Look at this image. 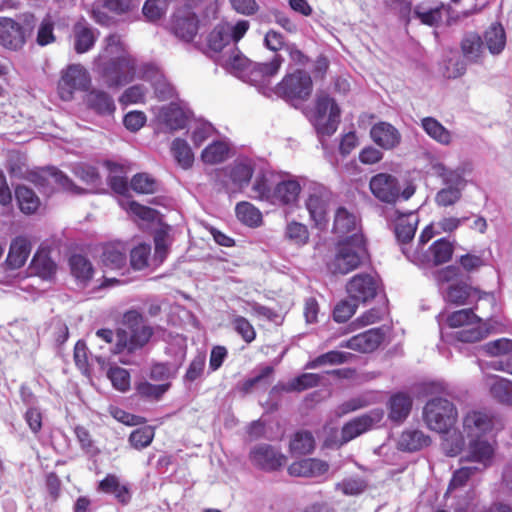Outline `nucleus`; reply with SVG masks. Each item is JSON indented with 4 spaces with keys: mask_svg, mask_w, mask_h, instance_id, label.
<instances>
[{
    "mask_svg": "<svg viewBox=\"0 0 512 512\" xmlns=\"http://www.w3.org/2000/svg\"><path fill=\"white\" fill-rule=\"evenodd\" d=\"M494 427L495 418L487 412L471 411L463 418V432L471 440L480 439L491 434Z\"/></svg>",
    "mask_w": 512,
    "mask_h": 512,
    "instance_id": "obj_17",
    "label": "nucleus"
},
{
    "mask_svg": "<svg viewBox=\"0 0 512 512\" xmlns=\"http://www.w3.org/2000/svg\"><path fill=\"white\" fill-rule=\"evenodd\" d=\"M333 232L339 235L342 239L354 234L363 235L360 231L359 218L344 207H339L336 210Z\"/></svg>",
    "mask_w": 512,
    "mask_h": 512,
    "instance_id": "obj_26",
    "label": "nucleus"
},
{
    "mask_svg": "<svg viewBox=\"0 0 512 512\" xmlns=\"http://www.w3.org/2000/svg\"><path fill=\"white\" fill-rule=\"evenodd\" d=\"M48 185H56L58 189L76 195L85 193V189L75 185L67 175L55 167L47 169L44 175L39 177V186L42 188V191L47 194L53 192V189L48 190L46 188Z\"/></svg>",
    "mask_w": 512,
    "mask_h": 512,
    "instance_id": "obj_21",
    "label": "nucleus"
},
{
    "mask_svg": "<svg viewBox=\"0 0 512 512\" xmlns=\"http://www.w3.org/2000/svg\"><path fill=\"white\" fill-rule=\"evenodd\" d=\"M283 59L275 55L270 62L258 64L251 71V80L264 96H277L288 101L305 100L312 92V79L303 70L286 75L276 86H271L272 78L278 73Z\"/></svg>",
    "mask_w": 512,
    "mask_h": 512,
    "instance_id": "obj_1",
    "label": "nucleus"
},
{
    "mask_svg": "<svg viewBox=\"0 0 512 512\" xmlns=\"http://www.w3.org/2000/svg\"><path fill=\"white\" fill-rule=\"evenodd\" d=\"M30 252L31 244L25 237L15 238L10 245L6 260L7 264L13 269L22 267L27 261Z\"/></svg>",
    "mask_w": 512,
    "mask_h": 512,
    "instance_id": "obj_37",
    "label": "nucleus"
},
{
    "mask_svg": "<svg viewBox=\"0 0 512 512\" xmlns=\"http://www.w3.org/2000/svg\"><path fill=\"white\" fill-rule=\"evenodd\" d=\"M431 440L428 435L418 429L404 430L398 440V449L405 452H416L429 446Z\"/></svg>",
    "mask_w": 512,
    "mask_h": 512,
    "instance_id": "obj_32",
    "label": "nucleus"
},
{
    "mask_svg": "<svg viewBox=\"0 0 512 512\" xmlns=\"http://www.w3.org/2000/svg\"><path fill=\"white\" fill-rule=\"evenodd\" d=\"M74 49L78 54L85 53L93 48L96 36L93 29L85 19H81L73 26Z\"/></svg>",
    "mask_w": 512,
    "mask_h": 512,
    "instance_id": "obj_33",
    "label": "nucleus"
},
{
    "mask_svg": "<svg viewBox=\"0 0 512 512\" xmlns=\"http://www.w3.org/2000/svg\"><path fill=\"white\" fill-rule=\"evenodd\" d=\"M249 459L252 465L265 472L280 470L286 463V456L275 446L261 443L251 448Z\"/></svg>",
    "mask_w": 512,
    "mask_h": 512,
    "instance_id": "obj_12",
    "label": "nucleus"
},
{
    "mask_svg": "<svg viewBox=\"0 0 512 512\" xmlns=\"http://www.w3.org/2000/svg\"><path fill=\"white\" fill-rule=\"evenodd\" d=\"M493 332L494 328L489 322L477 317L475 321L472 320L463 328L455 331L453 338L463 343H474L481 341Z\"/></svg>",
    "mask_w": 512,
    "mask_h": 512,
    "instance_id": "obj_24",
    "label": "nucleus"
},
{
    "mask_svg": "<svg viewBox=\"0 0 512 512\" xmlns=\"http://www.w3.org/2000/svg\"><path fill=\"white\" fill-rule=\"evenodd\" d=\"M412 398L403 392L393 394L388 402V417L397 424L402 423L410 414Z\"/></svg>",
    "mask_w": 512,
    "mask_h": 512,
    "instance_id": "obj_31",
    "label": "nucleus"
},
{
    "mask_svg": "<svg viewBox=\"0 0 512 512\" xmlns=\"http://www.w3.org/2000/svg\"><path fill=\"white\" fill-rule=\"evenodd\" d=\"M54 41V22L50 15H46L38 27L36 42L40 46H46Z\"/></svg>",
    "mask_w": 512,
    "mask_h": 512,
    "instance_id": "obj_63",
    "label": "nucleus"
},
{
    "mask_svg": "<svg viewBox=\"0 0 512 512\" xmlns=\"http://www.w3.org/2000/svg\"><path fill=\"white\" fill-rule=\"evenodd\" d=\"M366 257L364 236L354 234L337 243L335 256L328 263V269L334 274H347L358 268Z\"/></svg>",
    "mask_w": 512,
    "mask_h": 512,
    "instance_id": "obj_3",
    "label": "nucleus"
},
{
    "mask_svg": "<svg viewBox=\"0 0 512 512\" xmlns=\"http://www.w3.org/2000/svg\"><path fill=\"white\" fill-rule=\"evenodd\" d=\"M74 174L84 183L97 186L101 183L100 175L94 166L80 163L73 169Z\"/></svg>",
    "mask_w": 512,
    "mask_h": 512,
    "instance_id": "obj_64",
    "label": "nucleus"
},
{
    "mask_svg": "<svg viewBox=\"0 0 512 512\" xmlns=\"http://www.w3.org/2000/svg\"><path fill=\"white\" fill-rule=\"evenodd\" d=\"M72 275L81 283H87L93 275V266L84 256L74 254L69 259Z\"/></svg>",
    "mask_w": 512,
    "mask_h": 512,
    "instance_id": "obj_46",
    "label": "nucleus"
},
{
    "mask_svg": "<svg viewBox=\"0 0 512 512\" xmlns=\"http://www.w3.org/2000/svg\"><path fill=\"white\" fill-rule=\"evenodd\" d=\"M98 491L113 495L122 505H127L132 498L131 488L128 483L121 482L115 474H107L98 484Z\"/></svg>",
    "mask_w": 512,
    "mask_h": 512,
    "instance_id": "obj_28",
    "label": "nucleus"
},
{
    "mask_svg": "<svg viewBox=\"0 0 512 512\" xmlns=\"http://www.w3.org/2000/svg\"><path fill=\"white\" fill-rule=\"evenodd\" d=\"M372 140L381 148L390 150L401 142V134L388 122H378L370 130Z\"/></svg>",
    "mask_w": 512,
    "mask_h": 512,
    "instance_id": "obj_29",
    "label": "nucleus"
},
{
    "mask_svg": "<svg viewBox=\"0 0 512 512\" xmlns=\"http://www.w3.org/2000/svg\"><path fill=\"white\" fill-rule=\"evenodd\" d=\"M340 108L328 95L317 96L314 110L309 118L319 137L334 134L340 123Z\"/></svg>",
    "mask_w": 512,
    "mask_h": 512,
    "instance_id": "obj_7",
    "label": "nucleus"
},
{
    "mask_svg": "<svg viewBox=\"0 0 512 512\" xmlns=\"http://www.w3.org/2000/svg\"><path fill=\"white\" fill-rule=\"evenodd\" d=\"M154 438V430L145 426L134 430L129 436V442L135 449H143L151 444Z\"/></svg>",
    "mask_w": 512,
    "mask_h": 512,
    "instance_id": "obj_62",
    "label": "nucleus"
},
{
    "mask_svg": "<svg viewBox=\"0 0 512 512\" xmlns=\"http://www.w3.org/2000/svg\"><path fill=\"white\" fill-rule=\"evenodd\" d=\"M85 102L89 109L102 116L112 115L116 109L113 98L101 90H91L86 95Z\"/></svg>",
    "mask_w": 512,
    "mask_h": 512,
    "instance_id": "obj_34",
    "label": "nucleus"
},
{
    "mask_svg": "<svg viewBox=\"0 0 512 512\" xmlns=\"http://www.w3.org/2000/svg\"><path fill=\"white\" fill-rule=\"evenodd\" d=\"M315 440L311 432L299 431L290 442V450L293 454H309L313 451Z\"/></svg>",
    "mask_w": 512,
    "mask_h": 512,
    "instance_id": "obj_53",
    "label": "nucleus"
},
{
    "mask_svg": "<svg viewBox=\"0 0 512 512\" xmlns=\"http://www.w3.org/2000/svg\"><path fill=\"white\" fill-rule=\"evenodd\" d=\"M259 63H251L237 48L233 47L232 54L224 59V65L227 69L240 77L247 76L252 85L255 83L251 80V71Z\"/></svg>",
    "mask_w": 512,
    "mask_h": 512,
    "instance_id": "obj_36",
    "label": "nucleus"
},
{
    "mask_svg": "<svg viewBox=\"0 0 512 512\" xmlns=\"http://www.w3.org/2000/svg\"><path fill=\"white\" fill-rule=\"evenodd\" d=\"M152 335L153 328L148 325L130 331L119 329L116 333V344L111 351L114 354L133 353L142 349L150 341Z\"/></svg>",
    "mask_w": 512,
    "mask_h": 512,
    "instance_id": "obj_13",
    "label": "nucleus"
},
{
    "mask_svg": "<svg viewBox=\"0 0 512 512\" xmlns=\"http://www.w3.org/2000/svg\"><path fill=\"white\" fill-rule=\"evenodd\" d=\"M286 237L297 245H305L309 240V232L306 225L291 221L285 230Z\"/></svg>",
    "mask_w": 512,
    "mask_h": 512,
    "instance_id": "obj_61",
    "label": "nucleus"
},
{
    "mask_svg": "<svg viewBox=\"0 0 512 512\" xmlns=\"http://www.w3.org/2000/svg\"><path fill=\"white\" fill-rule=\"evenodd\" d=\"M235 213L238 220L246 226L256 228L262 224V213L249 202L238 203L235 207Z\"/></svg>",
    "mask_w": 512,
    "mask_h": 512,
    "instance_id": "obj_43",
    "label": "nucleus"
},
{
    "mask_svg": "<svg viewBox=\"0 0 512 512\" xmlns=\"http://www.w3.org/2000/svg\"><path fill=\"white\" fill-rule=\"evenodd\" d=\"M230 148L224 141H214L201 153V159L206 164H218L224 162L229 156Z\"/></svg>",
    "mask_w": 512,
    "mask_h": 512,
    "instance_id": "obj_47",
    "label": "nucleus"
},
{
    "mask_svg": "<svg viewBox=\"0 0 512 512\" xmlns=\"http://www.w3.org/2000/svg\"><path fill=\"white\" fill-rule=\"evenodd\" d=\"M96 71L104 79L108 87H119L131 82L136 70V61L123 52L116 58L106 60L99 56L95 61Z\"/></svg>",
    "mask_w": 512,
    "mask_h": 512,
    "instance_id": "obj_5",
    "label": "nucleus"
},
{
    "mask_svg": "<svg viewBox=\"0 0 512 512\" xmlns=\"http://www.w3.org/2000/svg\"><path fill=\"white\" fill-rule=\"evenodd\" d=\"M254 166L249 159H238L232 165L216 169L212 177L216 183L229 188V183L239 189L247 186L252 178Z\"/></svg>",
    "mask_w": 512,
    "mask_h": 512,
    "instance_id": "obj_10",
    "label": "nucleus"
},
{
    "mask_svg": "<svg viewBox=\"0 0 512 512\" xmlns=\"http://www.w3.org/2000/svg\"><path fill=\"white\" fill-rule=\"evenodd\" d=\"M88 71L80 64H71L61 71L58 82V94L64 101H70L76 91H82L90 85Z\"/></svg>",
    "mask_w": 512,
    "mask_h": 512,
    "instance_id": "obj_11",
    "label": "nucleus"
},
{
    "mask_svg": "<svg viewBox=\"0 0 512 512\" xmlns=\"http://www.w3.org/2000/svg\"><path fill=\"white\" fill-rule=\"evenodd\" d=\"M330 198L331 193L325 186L318 183H311L305 204L310 218L314 221L316 226L326 224Z\"/></svg>",
    "mask_w": 512,
    "mask_h": 512,
    "instance_id": "obj_14",
    "label": "nucleus"
},
{
    "mask_svg": "<svg viewBox=\"0 0 512 512\" xmlns=\"http://www.w3.org/2000/svg\"><path fill=\"white\" fill-rule=\"evenodd\" d=\"M151 253L149 244H139L130 251V264L135 270H142L148 266Z\"/></svg>",
    "mask_w": 512,
    "mask_h": 512,
    "instance_id": "obj_60",
    "label": "nucleus"
},
{
    "mask_svg": "<svg viewBox=\"0 0 512 512\" xmlns=\"http://www.w3.org/2000/svg\"><path fill=\"white\" fill-rule=\"evenodd\" d=\"M321 380V376L315 373H304L298 377H295L291 381H289L284 387L283 390L286 392L293 391H304L309 388H313L319 385Z\"/></svg>",
    "mask_w": 512,
    "mask_h": 512,
    "instance_id": "obj_54",
    "label": "nucleus"
},
{
    "mask_svg": "<svg viewBox=\"0 0 512 512\" xmlns=\"http://www.w3.org/2000/svg\"><path fill=\"white\" fill-rule=\"evenodd\" d=\"M486 46L491 54H500L506 45V34L501 24H492L484 34Z\"/></svg>",
    "mask_w": 512,
    "mask_h": 512,
    "instance_id": "obj_45",
    "label": "nucleus"
},
{
    "mask_svg": "<svg viewBox=\"0 0 512 512\" xmlns=\"http://www.w3.org/2000/svg\"><path fill=\"white\" fill-rule=\"evenodd\" d=\"M107 377L114 389L127 392L131 386V377L128 370L119 366H111L107 371Z\"/></svg>",
    "mask_w": 512,
    "mask_h": 512,
    "instance_id": "obj_56",
    "label": "nucleus"
},
{
    "mask_svg": "<svg viewBox=\"0 0 512 512\" xmlns=\"http://www.w3.org/2000/svg\"><path fill=\"white\" fill-rule=\"evenodd\" d=\"M369 190L378 201L388 205H395L400 201L409 200L414 195L416 189L413 184L402 187L396 176L381 172L370 178Z\"/></svg>",
    "mask_w": 512,
    "mask_h": 512,
    "instance_id": "obj_4",
    "label": "nucleus"
},
{
    "mask_svg": "<svg viewBox=\"0 0 512 512\" xmlns=\"http://www.w3.org/2000/svg\"><path fill=\"white\" fill-rule=\"evenodd\" d=\"M171 153L181 168L187 170L192 167L194 154L186 140L181 138L174 139L171 144Z\"/></svg>",
    "mask_w": 512,
    "mask_h": 512,
    "instance_id": "obj_44",
    "label": "nucleus"
},
{
    "mask_svg": "<svg viewBox=\"0 0 512 512\" xmlns=\"http://www.w3.org/2000/svg\"><path fill=\"white\" fill-rule=\"evenodd\" d=\"M252 192V198L266 201L268 203L271 202L273 188L271 187L269 179L265 173H259L256 175L252 185Z\"/></svg>",
    "mask_w": 512,
    "mask_h": 512,
    "instance_id": "obj_58",
    "label": "nucleus"
},
{
    "mask_svg": "<svg viewBox=\"0 0 512 512\" xmlns=\"http://www.w3.org/2000/svg\"><path fill=\"white\" fill-rule=\"evenodd\" d=\"M461 49L467 60L477 61L483 52V41L477 33H467L461 42Z\"/></svg>",
    "mask_w": 512,
    "mask_h": 512,
    "instance_id": "obj_50",
    "label": "nucleus"
},
{
    "mask_svg": "<svg viewBox=\"0 0 512 512\" xmlns=\"http://www.w3.org/2000/svg\"><path fill=\"white\" fill-rule=\"evenodd\" d=\"M378 280L371 274L360 273L353 276L346 285V291L350 299L357 304L366 303L377 295Z\"/></svg>",
    "mask_w": 512,
    "mask_h": 512,
    "instance_id": "obj_16",
    "label": "nucleus"
},
{
    "mask_svg": "<svg viewBox=\"0 0 512 512\" xmlns=\"http://www.w3.org/2000/svg\"><path fill=\"white\" fill-rule=\"evenodd\" d=\"M170 382L162 384H152L147 380L139 381L135 384L136 394L149 401H159L163 395L170 389Z\"/></svg>",
    "mask_w": 512,
    "mask_h": 512,
    "instance_id": "obj_42",
    "label": "nucleus"
},
{
    "mask_svg": "<svg viewBox=\"0 0 512 512\" xmlns=\"http://www.w3.org/2000/svg\"><path fill=\"white\" fill-rule=\"evenodd\" d=\"M487 379L491 396L502 404L511 405L512 381L497 375L488 376Z\"/></svg>",
    "mask_w": 512,
    "mask_h": 512,
    "instance_id": "obj_38",
    "label": "nucleus"
},
{
    "mask_svg": "<svg viewBox=\"0 0 512 512\" xmlns=\"http://www.w3.org/2000/svg\"><path fill=\"white\" fill-rule=\"evenodd\" d=\"M385 339L384 328H372L342 341L341 348L352 349L361 353H369L377 349Z\"/></svg>",
    "mask_w": 512,
    "mask_h": 512,
    "instance_id": "obj_19",
    "label": "nucleus"
},
{
    "mask_svg": "<svg viewBox=\"0 0 512 512\" xmlns=\"http://www.w3.org/2000/svg\"><path fill=\"white\" fill-rule=\"evenodd\" d=\"M15 196L23 213L32 214L38 209L40 201L32 189L26 186H18L15 190Z\"/></svg>",
    "mask_w": 512,
    "mask_h": 512,
    "instance_id": "obj_51",
    "label": "nucleus"
},
{
    "mask_svg": "<svg viewBox=\"0 0 512 512\" xmlns=\"http://www.w3.org/2000/svg\"><path fill=\"white\" fill-rule=\"evenodd\" d=\"M234 331L241 336L246 343H251L256 338V331L253 325L243 316L235 315L231 319Z\"/></svg>",
    "mask_w": 512,
    "mask_h": 512,
    "instance_id": "obj_59",
    "label": "nucleus"
},
{
    "mask_svg": "<svg viewBox=\"0 0 512 512\" xmlns=\"http://www.w3.org/2000/svg\"><path fill=\"white\" fill-rule=\"evenodd\" d=\"M421 127L429 137L442 145H449L452 141L451 132L433 117L423 118Z\"/></svg>",
    "mask_w": 512,
    "mask_h": 512,
    "instance_id": "obj_40",
    "label": "nucleus"
},
{
    "mask_svg": "<svg viewBox=\"0 0 512 512\" xmlns=\"http://www.w3.org/2000/svg\"><path fill=\"white\" fill-rule=\"evenodd\" d=\"M249 27L250 23L248 20H239L234 25L229 22L217 24L207 37L208 49L218 53L230 44L234 47L249 30Z\"/></svg>",
    "mask_w": 512,
    "mask_h": 512,
    "instance_id": "obj_8",
    "label": "nucleus"
},
{
    "mask_svg": "<svg viewBox=\"0 0 512 512\" xmlns=\"http://www.w3.org/2000/svg\"><path fill=\"white\" fill-rule=\"evenodd\" d=\"M373 402L374 396L372 393H363L361 395H358L354 398H351L343 402L341 405L338 406L336 413L338 416H343L345 414L365 408L371 405Z\"/></svg>",
    "mask_w": 512,
    "mask_h": 512,
    "instance_id": "obj_57",
    "label": "nucleus"
},
{
    "mask_svg": "<svg viewBox=\"0 0 512 512\" xmlns=\"http://www.w3.org/2000/svg\"><path fill=\"white\" fill-rule=\"evenodd\" d=\"M466 171L465 166H458L455 169H451L440 165L438 168V174L443 184L446 187H460V190H464L466 186V180L464 178Z\"/></svg>",
    "mask_w": 512,
    "mask_h": 512,
    "instance_id": "obj_49",
    "label": "nucleus"
},
{
    "mask_svg": "<svg viewBox=\"0 0 512 512\" xmlns=\"http://www.w3.org/2000/svg\"><path fill=\"white\" fill-rule=\"evenodd\" d=\"M128 248L123 242L106 243L102 248L101 261L110 270H120L127 264Z\"/></svg>",
    "mask_w": 512,
    "mask_h": 512,
    "instance_id": "obj_27",
    "label": "nucleus"
},
{
    "mask_svg": "<svg viewBox=\"0 0 512 512\" xmlns=\"http://www.w3.org/2000/svg\"><path fill=\"white\" fill-rule=\"evenodd\" d=\"M329 464L316 458H306L293 462L288 467V473L294 477L317 478L328 472Z\"/></svg>",
    "mask_w": 512,
    "mask_h": 512,
    "instance_id": "obj_25",
    "label": "nucleus"
},
{
    "mask_svg": "<svg viewBox=\"0 0 512 512\" xmlns=\"http://www.w3.org/2000/svg\"><path fill=\"white\" fill-rule=\"evenodd\" d=\"M478 316L473 312L472 309H462L458 311H454L450 314L445 312H441L437 316V321L440 327L441 337H444L443 325L446 324L450 328H463L465 325L469 324L470 321L474 320Z\"/></svg>",
    "mask_w": 512,
    "mask_h": 512,
    "instance_id": "obj_35",
    "label": "nucleus"
},
{
    "mask_svg": "<svg viewBox=\"0 0 512 512\" xmlns=\"http://www.w3.org/2000/svg\"><path fill=\"white\" fill-rule=\"evenodd\" d=\"M119 204L125 211L143 221L153 222L156 219L157 211L155 209L141 205L136 201L123 198L119 201Z\"/></svg>",
    "mask_w": 512,
    "mask_h": 512,
    "instance_id": "obj_52",
    "label": "nucleus"
},
{
    "mask_svg": "<svg viewBox=\"0 0 512 512\" xmlns=\"http://www.w3.org/2000/svg\"><path fill=\"white\" fill-rule=\"evenodd\" d=\"M457 409L445 398L429 400L423 410V418L429 429L438 433H447L456 423Z\"/></svg>",
    "mask_w": 512,
    "mask_h": 512,
    "instance_id": "obj_6",
    "label": "nucleus"
},
{
    "mask_svg": "<svg viewBox=\"0 0 512 512\" xmlns=\"http://www.w3.org/2000/svg\"><path fill=\"white\" fill-rule=\"evenodd\" d=\"M302 184L297 178H288L273 187L270 204L293 207L298 203Z\"/></svg>",
    "mask_w": 512,
    "mask_h": 512,
    "instance_id": "obj_20",
    "label": "nucleus"
},
{
    "mask_svg": "<svg viewBox=\"0 0 512 512\" xmlns=\"http://www.w3.org/2000/svg\"><path fill=\"white\" fill-rule=\"evenodd\" d=\"M131 188L139 194H153L158 191L159 183L147 173L134 175L130 182Z\"/></svg>",
    "mask_w": 512,
    "mask_h": 512,
    "instance_id": "obj_55",
    "label": "nucleus"
},
{
    "mask_svg": "<svg viewBox=\"0 0 512 512\" xmlns=\"http://www.w3.org/2000/svg\"><path fill=\"white\" fill-rule=\"evenodd\" d=\"M418 225V215L410 213L406 216L399 217L395 226V235L399 242L407 244L415 235Z\"/></svg>",
    "mask_w": 512,
    "mask_h": 512,
    "instance_id": "obj_41",
    "label": "nucleus"
},
{
    "mask_svg": "<svg viewBox=\"0 0 512 512\" xmlns=\"http://www.w3.org/2000/svg\"><path fill=\"white\" fill-rule=\"evenodd\" d=\"M171 31L185 42H191L198 32V18L190 8L178 9L172 16Z\"/></svg>",
    "mask_w": 512,
    "mask_h": 512,
    "instance_id": "obj_18",
    "label": "nucleus"
},
{
    "mask_svg": "<svg viewBox=\"0 0 512 512\" xmlns=\"http://www.w3.org/2000/svg\"><path fill=\"white\" fill-rule=\"evenodd\" d=\"M353 355L349 352H342L337 350H332L327 353L321 354L315 359L309 361L305 368L306 369H316L320 366L324 365H339L346 362H349Z\"/></svg>",
    "mask_w": 512,
    "mask_h": 512,
    "instance_id": "obj_48",
    "label": "nucleus"
},
{
    "mask_svg": "<svg viewBox=\"0 0 512 512\" xmlns=\"http://www.w3.org/2000/svg\"><path fill=\"white\" fill-rule=\"evenodd\" d=\"M382 419L383 411L380 409H374L368 413L353 418L345 423L341 429V443H348L356 437L366 433L378 425Z\"/></svg>",
    "mask_w": 512,
    "mask_h": 512,
    "instance_id": "obj_15",
    "label": "nucleus"
},
{
    "mask_svg": "<svg viewBox=\"0 0 512 512\" xmlns=\"http://www.w3.org/2000/svg\"><path fill=\"white\" fill-rule=\"evenodd\" d=\"M104 166L109 171L108 185L117 194L124 196L128 192V182L124 167L113 161H105Z\"/></svg>",
    "mask_w": 512,
    "mask_h": 512,
    "instance_id": "obj_39",
    "label": "nucleus"
},
{
    "mask_svg": "<svg viewBox=\"0 0 512 512\" xmlns=\"http://www.w3.org/2000/svg\"><path fill=\"white\" fill-rule=\"evenodd\" d=\"M494 446L485 439H472L468 445L466 461L481 464L482 470L491 465L494 456Z\"/></svg>",
    "mask_w": 512,
    "mask_h": 512,
    "instance_id": "obj_30",
    "label": "nucleus"
},
{
    "mask_svg": "<svg viewBox=\"0 0 512 512\" xmlns=\"http://www.w3.org/2000/svg\"><path fill=\"white\" fill-rule=\"evenodd\" d=\"M0 44L9 50H18L25 44V33L15 20L0 17Z\"/></svg>",
    "mask_w": 512,
    "mask_h": 512,
    "instance_id": "obj_22",
    "label": "nucleus"
},
{
    "mask_svg": "<svg viewBox=\"0 0 512 512\" xmlns=\"http://www.w3.org/2000/svg\"><path fill=\"white\" fill-rule=\"evenodd\" d=\"M402 252L414 264L420 267H434L449 262L454 252L453 242L446 238L436 240L425 252L419 250L408 253L405 247Z\"/></svg>",
    "mask_w": 512,
    "mask_h": 512,
    "instance_id": "obj_9",
    "label": "nucleus"
},
{
    "mask_svg": "<svg viewBox=\"0 0 512 512\" xmlns=\"http://www.w3.org/2000/svg\"><path fill=\"white\" fill-rule=\"evenodd\" d=\"M191 111L179 103L171 102L160 109L159 120L171 131L185 128Z\"/></svg>",
    "mask_w": 512,
    "mask_h": 512,
    "instance_id": "obj_23",
    "label": "nucleus"
},
{
    "mask_svg": "<svg viewBox=\"0 0 512 512\" xmlns=\"http://www.w3.org/2000/svg\"><path fill=\"white\" fill-rule=\"evenodd\" d=\"M434 276L439 292L446 303L464 306L489 295L479 288L473 287L469 282V277L463 278L459 267L447 266L438 270Z\"/></svg>",
    "mask_w": 512,
    "mask_h": 512,
    "instance_id": "obj_2",
    "label": "nucleus"
}]
</instances>
